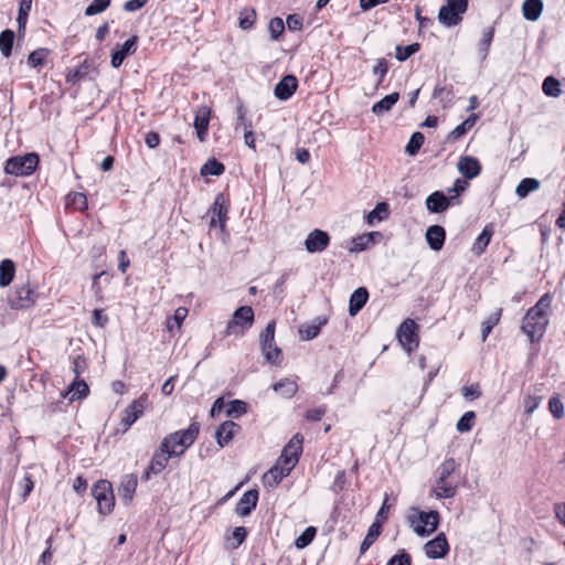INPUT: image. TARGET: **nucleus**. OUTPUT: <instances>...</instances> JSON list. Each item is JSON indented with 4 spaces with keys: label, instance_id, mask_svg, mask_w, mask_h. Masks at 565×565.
<instances>
[{
    "label": "nucleus",
    "instance_id": "obj_1",
    "mask_svg": "<svg viewBox=\"0 0 565 565\" xmlns=\"http://www.w3.org/2000/svg\"><path fill=\"white\" fill-rule=\"evenodd\" d=\"M551 302V296L545 294L534 307L526 311L523 318L522 331L529 337L531 342L540 340L545 333L548 324Z\"/></svg>",
    "mask_w": 565,
    "mask_h": 565
},
{
    "label": "nucleus",
    "instance_id": "obj_2",
    "mask_svg": "<svg viewBox=\"0 0 565 565\" xmlns=\"http://www.w3.org/2000/svg\"><path fill=\"white\" fill-rule=\"evenodd\" d=\"M200 433V424L193 422L186 429L178 430L166 436L161 446L168 450V454L172 457H179L193 445Z\"/></svg>",
    "mask_w": 565,
    "mask_h": 565
},
{
    "label": "nucleus",
    "instance_id": "obj_3",
    "mask_svg": "<svg viewBox=\"0 0 565 565\" xmlns=\"http://www.w3.org/2000/svg\"><path fill=\"white\" fill-rule=\"evenodd\" d=\"M408 522L418 536L426 537L438 529L440 515L436 510L418 511L417 515L408 516Z\"/></svg>",
    "mask_w": 565,
    "mask_h": 565
},
{
    "label": "nucleus",
    "instance_id": "obj_4",
    "mask_svg": "<svg viewBox=\"0 0 565 565\" xmlns=\"http://www.w3.org/2000/svg\"><path fill=\"white\" fill-rule=\"evenodd\" d=\"M39 162L40 158L35 152L25 153L24 156L11 157L6 162L4 171L8 174L18 177L31 175L38 168Z\"/></svg>",
    "mask_w": 565,
    "mask_h": 565
},
{
    "label": "nucleus",
    "instance_id": "obj_5",
    "mask_svg": "<svg viewBox=\"0 0 565 565\" xmlns=\"http://www.w3.org/2000/svg\"><path fill=\"white\" fill-rule=\"evenodd\" d=\"M254 310L249 306L238 307L234 313L233 319L227 322L225 335L242 337L253 326Z\"/></svg>",
    "mask_w": 565,
    "mask_h": 565
},
{
    "label": "nucleus",
    "instance_id": "obj_6",
    "mask_svg": "<svg viewBox=\"0 0 565 565\" xmlns=\"http://www.w3.org/2000/svg\"><path fill=\"white\" fill-rule=\"evenodd\" d=\"M468 9V0H447L439 9L438 20L446 26H455L462 20V14Z\"/></svg>",
    "mask_w": 565,
    "mask_h": 565
},
{
    "label": "nucleus",
    "instance_id": "obj_7",
    "mask_svg": "<svg viewBox=\"0 0 565 565\" xmlns=\"http://www.w3.org/2000/svg\"><path fill=\"white\" fill-rule=\"evenodd\" d=\"M275 327L273 320L268 322L265 330L260 334L262 351L265 360L274 365L280 364L281 350L275 344Z\"/></svg>",
    "mask_w": 565,
    "mask_h": 565
},
{
    "label": "nucleus",
    "instance_id": "obj_8",
    "mask_svg": "<svg viewBox=\"0 0 565 565\" xmlns=\"http://www.w3.org/2000/svg\"><path fill=\"white\" fill-rule=\"evenodd\" d=\"M92 494L97 501L98 512L100 514L107 515L111 513L115 505V498L110 482L107 480L97 481L92 489Z\"/></svg>",
    "mask_w": 565,
    "mask_h": 565
},
{
    "label": "nucleus",
    "instance_id": "obj_9",
    "mask_svg": "<svg viewBox=\"0 0 565 565\" xmlns=\"http://www.w3.org/2000/svg\"><path fill=\"white\" fill-rule=\"evenodd\" d=\"M39 297V294L29 284L17 285L14 291L9 296V305L12 309L23 310L31 308Z\"/></svg>",
    "mask_w": 565,
    "mask_h": 565
},
{
    "label": "nucleus",
    "instance_id": "obj_10",
    "mask_svg": "<svg viewBox=\"0 0 565 565\" xmlns=\"http://www.w3.org/2000/svg\"><path fill=\"white\" fill-rule=\"evenodd\" d=\"M228 211V198L224 193H218L215 196L213 204L207 211V214L211 215L210 226H218L222 231H224Z\"/></svg>",
    "mask_w": 565,
    "mask_h": 565
},
{
    "label": "nucleus",
    "instance_id": "obj_11",
    "mask_svg": "<svg viewBox=\"0 0 565 565\" xmlns=\"http://www.w3.org/2000/svg\"><path fill=\"white\" fill-rule=\"evenodd\" d=\"M417 331L418 324L412 319L404 320L397 330V339L408 352L418 345Z\"/></svg>",
    "mask_w": 565,
    "mask_h": 565
},
{
    "label": "nucleus",
    "instance_id": "obj_12",
    "mask_svg": "<svg viewBox=\"0 0 565 565\" xmlns=\"http://www.w3.org/2000/svg\"><path fill=\"white\" fill-rule=\"evenodd\" d=\"M147 399V395L142 394L139 398L132 401L131 404L126 407L120 422L124 431L128 430L136 423V420L142 416Z\"/></svg>",
    "mask_w": 565,
    "mask_h": 565
},
{
    "label": "nucleus",
    "instance_id": "obj_13",
    "mask_svg": "<svg viewBox=\"0 0 565 565\" xmlns=\"http://www.w3.org/2000/svg\"><path fill=\"white\" fill-rule=\"evenodd\" d=\"M449 544L445 533L437 534L424 545V551L429 558H444L449 553Z\"/></svg>",
    "mask_w": 565,
    "mask_h": 565
},
{
    "label": "nucleus",
    "instance_id": "obj_14",
    "mask_svg": "<svg viewBox=\"0 0 565 565\" xmlns=\"http://www.w3.org/2000/svg\"><path fill=\"white\" fill-rule=\"evenodd\" d=\"M330 243V235L322 230L315 228L305 239V247L308 253H321L326 250Z\"/></svg>",
    "mask_w": 565,
    "mask_h": 565
},
{
    "label": "nucleus",
    "instance_id": "obj_15",
    "mask_svg": "<svg viewBox=\"0 0 565 565\" xmlns=\"http://www.w3.org/2000/svg\"><path fill=\"white\" fill-rule=\"evenodd\" d=\"M298 88V79L295 75H285L275 86L274 95L279 100H288Z\"/></svg>",
    "mask_w": 565,
    "mask_h": 565
},
{
    "label": "nucleus",
    "instance_id": "obj_16",
    "mask_svg": "<svg viewBox=\"0 0 565 565\" xmlns=\"http://www.w3.org/2000/svg\"><path fill=\"white\" fill-rule=\"evenodd\" d=\"M258 502V491L250 489L246 491L238 500L235 507V512L239 516H247L256 508Z\"/></svg>",
    "mask_w": 565,
    "mask_h": 565
},
{
    "label": "nucleus",
    "instance_id": "obj_17",
    "mask_svg": "<svg viewBox=\"0 0 565 565\" xmlns=\"http://www.w3.org/2000/svg\"><path fill=\"white\" fill-rule=\"evenodd\" d=\"M458 171L468 180L477 178L481 173V164L475 157L463 156L457 164Z\"/></svg>",
    "mask_w": 565,
    "mask_h": 565
},
{
    "label": "nucleus",
    "instance_id": "obj_18",
    "mask_svg": "<svg viewBox=\"0 0 565 565\" xmlns=\"http://www.w3.org/2000/svg\"><path fill=\"white\" fill-rule=\"evenodd\" d=\"M425 238L430 249L439 252L446 241V231L441 225H430L426 231Z\"/></svg>",
    "mask_w": 565,
    "mask_h": 565
},
{
    "label": "nucleus",
    "instance_id": "obj_19",
    "mask_svg": "<svg viewBox=\"0 0 565 565\" xmlns=\"http://www.w3.org/2000/svg\"><path fill=\"white\" fill-rule=\"evenodd\" d=\"M210 117L211 109L206 106H201L195 111L194 128L200 141L205 140L209 129Z\"/></svg>",
    "mask_w": 565,
    "mask_h": 565
},
{
    "label": "nucleus",
    "instance_id": "obj_20",
    "mask_svg": "<svg viewBox=\"0 0 565 565\" xmlns=\"http://www.w3.org/2000/svg\"><path fill=\"white\" fill-rule=\"evenodd\" d=\"M138 36L134 35L128 39L120 49L116 50L111 54L110 64L113 67L118 68L125 61V58L136 51Z\"/></svg>",
    "mask_w": 565,
    "mask_h": 565
},
{
    "label": "nucleus",
    "instance_id": "obj_21",
    "mask_svg": "<svg viewBox=\"0 0 565 565\" xmlns=\"http://www.w3.org/2000/svg\"><path fill=\"white\" fill-rule=\"evenodd\" d=\"M449 206H451V201L447 200V195L443 191H435L426 199V209L430 213H443Z\"/></svg>",
    "mask_w": 565,
    "mask_h": 565
},
{
    "label": "nucleus",
    "instance_id": "obj_22",
    "mask_svg": "<svg viewBox=\"0 0 565 565\" xmlns=\"http://www.w3.org/2000/svg\"><path fill=\"white\" fill-rule=\"evenodd\" d=\"M239 429V425L232 420H226L222 423L215 431V439L218 446H226Z\"/></svg>",
    "mask_w": 565,
    "mask_h": 565
},
{
    "label": "nucleus",
    "instance_id": "obj_23",
    "mask_svg": "<svg viewBox=\"0 0 565 565\" xmlns=\"http://www.w3.org/2000/svg\"><path fill=\"white\" fill-rule=\"evenodd\" d=\"M138 486L137 476L134 473L126 475L122 477L118 493L125 503L131 502L134 494Z\"/></svg>",
    "mask_w": 565,
    "mask_h": 565
},
{
    "label": "nucleus",
    "instance_id": "obj_24",
    "mask_svg": "<svg viewBox=\"0 0 565 565\" xmlns=\"http://www.w3.org/2000/svg\"><path fill=\"white\" fill-rule=\"evenodd\" d=\"M369 299V291L365 287H359L350 296L349 300V315L351 317L356 316L361 309L365 306Z\"/></svg>",
    "mask_w": 565,
    "mask_h": 565
},
{
    "label": "nucleus",
    "instance_id": "obj_25",
    "mask_svg": "<svg viewBox=\"0 0 565 565\" xmlns=\"http://www.w3.org/2000/svg\"><path fill=\"white\" fill-rule=\"evenodd\" d=\"M328 322V318L319 316L311 323L300 326L299 333L303 340H312L320 333V330Z\"/></svg>",
    "mask_w": 565,
    "mask_h": 565
},
{
    "label": "nucleus",
    "instance_id": "obj_26",
    "mask_svg": "<svg viewBox=\"0 0 565 565\" xmlns=\"http://www.w3.org/2000/svg\"><path fill=\"white\" fill-rule=\"evenodd\" d=\"M171 457L172 456L168 454V450H166L160 445V447L152 455L149 463V470L152 471L153 475H159L166 469Z\"/></svg>",
    "mask_w": 565,
    "mask_h": 565
},
{
    "label": "nucleus",
    "instance_id": "obj_27",
    "mask_svg": "<svg viewBox=\"0 0 565 565\" xmlns=\"http://www.w3.org/2000/svg\"><path fill=\"white\" fill-rule=\"evenodd\" d=\"M89 393V387L84 380H78L75 377V381L72 383L67 392L62 394V397L70 396V402L75 399L85 398Z\"/></svg>",
    "mask_w": 565,
    "mask_h": 565
},
{
    "label": "nucleus",
    "instance_id": "obj_28",
    "mask_svg": "<svg viewBox=\"0 0 565 565\" xmlns=\"http://www.w3.org/2000/svg\"><path fill=\"white\" fill-rule=\"evenodd\" d=\"M399 94L394 92L384 96L381 100L376 102L372 106V113L376 116H381L392 109V107L398 102Z\"/></svg>",
    "mask_w": 565,
    "mask_h": 565
},
{
    "label": "nucleus",
    "instance_id": "obj_29",
    "mask_svg": "<svg viewBox=\"0 0 565 565\" xmlns=\"http://www.w3.org/2000/svg\"><path fill=\"white\" fill-rule=\"evenodd\" d=\"M493 233H494V231H493L492 224L486 225L483 227L482 232L476 238L473 246H472V252L477 255H481L486 250L487 246L489 245Z\"/></svg>",
    "mask_w": 565,
    "mask_h": 565
},
{
    "label": "nucleus",
    "instance_id": "obj_30",
    "mask_svg": "<svg viewBox=\"0 0 565 565\" xmlns=\"http://www.w3.org/2000/svg\"><path fill=\"white\" fill-rule=\"evenodd\" d=\"M523 15L529 21H536L543 11L542 0H525L522 6Z\"/></svg>",
    "mask_w": 565,
    "mask_h": 565
},
{
    "label": "nucleus",
    "instance_id": "obj_31",
    "mask_svg": "<svg viewBox=\"0 0 565 565\" xmlns=\"http://www.w3.org/2000/svg\"><path fill=\"white\" fill-rule=\"evenodd\" d=\"M15 275V265L13 260L6 258L0 262V287L9 286Z\"/></svg>",
    "mask_w": 565,
    "mask_h": 565
},
{
    "label": "nucleus",
    "instance_id": "obj_32",
    "mask_svg": "<svg viewBox=\"0 0 565 565\" xmlns=\"http://www.w3.org/2000/svg\"><path fill=\"white\" fill-rule=\"evenodd\" d=\"M382 525L379 522H373L367 530V533L360 546V554H364L381 535Z\"/></svg>",
    "mask_w": 565,
    "mask_h": 565
},
{
    "label": "nucleus",
    "instance_id": "obj_33",
    "mask_svg": "<svg viewBox=\"0 0 565 565\" xmlns=\"http://www.w3.org/2000/svg\"><path fill=\"white\" fill-rule=\"evenodd\" d=\"M273 390L282 397L290 398L297 393L298 385L292 380L282 379L273 385Z\"/></svg>",
    "mask_w": 565,
    "mask_h": 565
},
{
    "label": "nucleus",
    "instance_id": "obj_34",
    "mask_svg": "<svg viewBox=\"0 0 565 565\" xmlns=\"http://www.w3.org/2000/svg\"><path fill=\"white\" fill-rule=\"evenodd\" d=\"M540 188V181L534 178H524L518 184L515 193L520 199L526 198L531 192Z\"/></svg>",
    "mask_w": 565,
    "mask_h": 565
},
{
    "label": "nucleus",
    "instance_id": "obj_35",
    "mask_svg": "<svg viewBox=\"0 0 565 565\" xmlns=\"http://www.w3.org/2000/svg\"><path fill=\"white\" fill-rule=\"evenodd\" d=\"M302 443L303 437L300 434H296L292 436V438L289 440V443L284 447L282 452L292 457L298 458L302 452Z\"/></svg>",
    "mask_w": 565,
    "mask_h": 565
},
{
    "label": "nucleus",
    "instance_id": "obj_36",
    "mask_svg": "<svg viewBox=\"0 0 565 565\" xmlns=\"http://www.w3.org/2000/svg\"><path fill=\"white\" fill-rule=\"evenodd\" d=\"M374 233H365L360 236L353 237L350 241L349 250L351 253H359L367 248V246L373 242Z\"/></svg>",
    "mask_w": 565,
    "mask_h": 565
},
{
    "label": "nucleus",
    "instance_id": "obj_37",
    "mask_svg": "<svg viewBox=\"0 0 565 565\" xmlns=\"http://www.w3.org/2000/svg\"><path fill=\"white\" fill-rule=\"evenodd\" d=\"M14 42V32L12 30H4L0 33V52L4 57H9L12 53Z\"/></svg>",
    "mask_w": 565,
    "mask_h": 565
},
{
    "label": "nucleus",
    "instance_id": "obj_38",
    "mask_svg": "<svg viewBox=\"0 0 565 565\" xmlns=\"http://www.w3.org/2000/svg\"><path fill=\"white\" fill-rule=\"evenodd\" d=\"M225 167L222 162L215 158L209 159L201 168L200 172L202 175H214L218 177L223 174Z\"/></svg>",
    "mask_w": 565,
    "mask_h": 565
},
{
    "label": "nucleus",
    "instance_id": "obj_39",
    "mask_svg": "<svg viewBox=\"0 0 565 565\" xmlns=\"http://www.w3.org/2000/svg\"><path fill=\"white\" fill-rule=\"evenodd\" d=\"M542 90L546 96L559 97L562 94L561 83L553 76H547L542 84Z\"/></svg>",
    "mask_w": 565,
    "mask_h": 565
},
{
    "label": "nucleus",
    "instance_id": "obj_40",
    "mask_svg": "<svg viewBox=\"0 0 565 565\" xmlns=\"http://www.w3.org/2000/svg\"><path fill=\"white\" fill-rule=\"evenodd\" d=\"M247 537V530L244 526H236L231 535L226 536V541L230 543V548H238Z\"/></svg>",
    "mask_w": 565,
    "mask_h": 565
},
{
    "label": "nucleus",
    "instance_id": "obj_41",
    "mask_svg": "<svg viewBox=\"0 0 565 565\" xmlns=\"http://www.w3.org/2000/svg\"><path fill=\"white\" fill-rule=\"evenodd\" d=\"M390 206L386 202H380L375 205V207L367 214L366 222L369 224H373L376 221H383L388 216Z\"/></svg>",
    "mask_w": 565,
    "mask_h": 565
},
{
    "label": "nucleus",
    "instance_id": "obj_42",
    "mask_svg": "<svg viewBox=\"0 0 565 565\" xmlns=\"http://www.w3.org/2000/svg\"><path fill=\"white\" fill-rule=\"evenodd\" d=\"M433 97L440 98L443 107L450 106L454 99L452 86L446 87L441 85H436L433 92Z\"/></svg>",
    "mask_w": 565,
    "mask_h": 565
},
{
    "label": "nucleus",
    "instance_id": "obj_43",
    "mask_svg": "<svg viewBox=\"0 0 565 565\" xmlns=\"http://www.w3.org/2000/svg\"><path fill=\"white\" fill-rule=\"evenodd\" d=\"M420 49L419 43H412L406 46L396 45L395 57L399 62L406 61L408 57L414 55Z\"/></svg>",
    "mask_w": 565,
    "mask_h": 565
},
{
    "label": "nucleus",
    "instance_id": "obj_44",
    "mask_svg": "<svg viewBox=\"0 0 565 565\" xmlns=\"http://www.w3.org/2000/svg\"><path fill=\"white\" fill-rule=\"evenodd\" d=\"M317 534L315 526H308L295 541V546L298 550H302L311 544Z\"/></svg>",
    "mask_w": 565,
    "mask_h": 565
},
{
    "label": "nucleus",
    "instance_id": "obj_45",
    "mask_svg": "<svg viewBox=\"0 0 565 565\" xmlns=\"http://www.w3.org/2000/svg\"><path fill=\"white\" fill-rule=\"evenodd\" d=\"M424 140H425V137L422 132H418V131L414 132L411 136L408 143L405 147V151L409 156H415L422 148Z\"/></svg>",
    "mask_w": 565,
    "mask_h": 565
},
{
    "label": "nucleus",
    "instance_id": "obj_46",
    "mask_svg": "<svg viewBox=\"0 0 565 565\" xmlns=\"http://www.w3.org/2000/svg\"><path fill=\"white\" fill-rule=\"evenodd\" d=\"M247 412V404L241 399H233L227 404L226 415L228 417H239Z\"/></svg>",
    "mask_w": 565,
    "mask_h": 565
},
{
    "label": "nucleus",
    "instance_id": "obj_47",
    "mask_svg": "<svg viewBox=\"0 0 565 565\" xmlns=\"http://www.w3.org/2000/svg\"><path fill=\"white\" fill-rule=\"evenodd\" d=\"M493 35H494V29L492 26L487 28L483 31L482 39L480 41V46H479V54L482 60H484L488 55L491 42L493 40Z\"/></svg>",
    "mask_w": 565,
    "mask_h": 565
},
{
    "label": "nucleus",
    "instance_id": "obj_48",
    "mask_svg": "<svg viewBox=\"0 0 565 565\" xmlns=\"http://www.w3.org/2000/svg\"><path fill=\"white\" fill-rule=\"evenodd\" d=\"M500 316H501V309L498 312L491 315L487 320H484L482 322V328H481V340L482 341L487 340V338L491 333L494 326L498 324V322L500 320Z\"/></svg>",
    "mask_w": 565,
    "mask_h": 565
},
{
    "label": "nucleus",
    "instance_id": "obj_49",
    "mask_svg": "<svg viewBox=\"0 0 565 565\" xmlns=\"http://www.w3.org/2000/svg\"><path fill=\"white\" fill-rule=\"evenodd\" d=\"M285 478V473L275 466L264 475V483L268 487H276Z\"/></svg>",
    "mask_w": 565,
    "mask_h": 565
},
{
    "label": "nucleus",
    "instance_id": "obj_50",
    "mask_svg": "<svg viewBox=\"0 0 565 565\" xmlns=\"http://www.w3.org/2000/svg\"><path fill=\"white\" fill-rule=\"evenodd\" d=\"M476 419V414L472 411L466 412L457 422L456 428L460 433H467L471 430L473 426V422Z\"/></svg>",
    "mask_w": 565,
    "mask_h": 565
},
{
    "label": "nucleus",
    "instance_id": "obj_51",
    "mask_svg": "<svg viewBox=\"0 0 565 565\" xmlns=\"http://www.w3.org/2000/svg\"><path fill=\"white\" fill-rule=\"evenodd\" d=\"M49 51L46 49H38L29 54L28 64L31 67L44 65Z\"/></svg>",
    "mask_w": 565,
    "mask_h": 565
},
{
    "label": "nucleus",
    "instance_id": "obj_52",
    "mask_svg": "<svg viewBox=\"0 0 565 565\" xmlns=\"http://www.w3.org/2000/svg\"><path fill=\"white\" fill-rule=\"evenodd\" d=\"M268 31L270 33V40L277 41L281 33L285 31V23L281 18H273L268 23Z\"/></svg>",
    "mask_w": 565,
    "mask_h": 565
},
{
    "label": "nucleus",
    "instance_id": "obj_53",
    "mask_svg": "<svg viewBox=\"0 0 565 565\" xmlns=\"http://www.w3.org/2000/svg\"><path fill=\"white\" fill-rule=\"evenodd\" d=\"M111 0H94L85 9V14L90 17L104 12L109 6Z\"/></svg>",
    "mask_w": 565,
    "mask_h": 565
},
{
    "label": "nucleus",
    "instance_id": "obj_54",
    "mask_svg": "<svg viewBox=\"0 0 565 565\" xmlns=\"http://www.w3.org/2000/svg\"><path fill=\"white\" fill-rule=\"evenodd\" d=\"M255 19H256L255 10L254 9H250V10L245 9L244 11L241 12L239 26L243 30H248L253 26Z\"/></svg>",
    "mask_w": 565,
    "mask_h": 565
},
{
    "label": "nucleus",
    "instance_id": "obj_55",
    "mask_svg": "<svg viewBox=\"0 0 565 565\" xmlns=\"http://www.w3.org/2000/svg\"><path fill=\"white\" fill-rule=\"evenodd\" d=\"M548 409L556 419H561L564 416V405L558 396L550 398Z\"/></svg>",
    "mask_w": 565,
    "mask_h": 565
},
{
    "label": "nucleus",
    "instance_id": "obj_56",
    "mask_svg": "<svg viewBox=\"0 0 565 565\" xmlns=\"http://www.w3.org/2000/svg\"><path fill=\"white\" fill-rule=\"evenodd\" d=\"M435 491H436L437 498L448 499V498H452L455 495L456 488L450 484H447L446 481H444V483H439V480H438Z\"/></svg>",
    "mask_w": 565,
    "mask_h": 565
},
{
    "label": "nucleus",
    "instance_id": "obj_57",
    "mask_svg": "<svg viewBox=\"0 0 565 565\" xmlns=\"http://www.w3.org/2000/svg\"><path fill=\"white\" fill-rule=\"evenodd\" d=\"M456 462L454 459L446 460L439 468V483H444L446 479L454 472Z\"/></svg>",
    "mask_w": 565,
    "mask_h": 565
},
{
    "label": "nucleus",
    "instance_id": "obj_58",
    "mask_svg": "<svg viewBox=\"0 0 565 565\" xmlns=\"http://www.w3.org/2000/svg\"><path fill=\"white\" fill-rule=\"evenodd\" d=\"M236 115H237V125L236 129L239 125L244 127V130L250 129L253 127L252 120L246 118V109L243 106V104H238L236 107Z\"/></svg>",
    "mask_w": 565,
    "mask_h": 565
},
{
    "label": "nucleus",
    "instance_id": "obj_59",
    "mask_svg": "<svg viewBox=\"0 0 565 565\" xmlns=\"http://www.w3.org/2000/svg\"><path fill=\"white\" fill-rule=\"evenodd\" d=\"M386 565H412V558L411 555L403 550L399 553L393 555Z\"/></svg>",
    "mask_w": 565,
    "mask_h": 565
},
{
    "label": "nucleus",
    "instance_id": "obj_60",
    "mask_svg": "<svg viewBox=\"0 0 565 565\" xmlns=\"http://www.w3.org/2000/svg\"><path fill=\"white\" fill-rule=\"evenodd\" d=\"M87 73H88V65H86V63H83L77 68H75L74 71L68 73L67 82H73V83L78 82L82 78H84L87 75Z\"/></svg>",
    "mask_w": 565,
    "mask_h": 565
},
{
    "label": "nucleus",
    "instance_id": "obj_61",
    "mask_svg": "<svg viewBox=\"0 0 565 565\" xmlns=\"http://www.w3.org/2000/svg\"><path fill=\"white\" fill-rule=\"evenodd\" d=\"M71 200V205H73L77 210H85L87 207V199L84 193L75 192L68 195Z\"/></svg>",
    "mask_w": 565,
    "mask_h": 565
},
{
    "label": "nucleus",
    "instance_id": "obj_62",
    "mask_svg": "<svg viewBox=\"0 0 565 565\" xmlns=\"http://www.w3.org/2000/svg\"><path fill=\"white\" fill-rule=\"evenodd\" d=\"M387 72H388V64H387L386 60L385 58L377 60L376 65L373 67V74L379 76L377 85H380L383 82Z\"/></svg>",
    "mask_w": 565,
    "mask_h": 565
},
{
    "label": "nucleus",
    "instance_id": "obj_63",
    "mask_svg": "<svg viewBox=\"0 0 565 565\" xmlns=\"http://www.w3.org/2000/svg\"><path fill=\"white\" fill-rule=\"evenodd\" d=\"M542 397L540 396H526L524 399V409L527 415L533 414V412L540 406Z\"/></svg>",
    "mask_w": 565,
    "mask_h": 565
},
{
    "label": "nucleus",
    "instance_id": "obj_64",
    "mask_svg": "<svg viewBox=\"0 0 565 565\" xmlns=\"http://www.w3.org/2000/svg\"><path fill=\"white\" fill-rule=\"evenodd\" d=\"M286 23L290 31H299L302 29V17L297 13L289 14Z\"/></svg>",
    "mask_w": 565,
    "mask_h": 565
}]
</instances>
